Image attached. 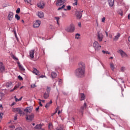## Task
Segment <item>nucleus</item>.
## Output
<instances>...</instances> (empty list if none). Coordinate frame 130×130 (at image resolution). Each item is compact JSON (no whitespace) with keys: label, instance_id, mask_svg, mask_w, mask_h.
<instances>
[{"label":"nucleus","instance_id":"40","mask_svg":"<svg viewBox=\"0 0 130 130\" xmlns=\"http://www.w3.org/2000/svg\"><path fill=\"white\" fill-rule=\"evenodd\" d=\"M118 13L119 15H120V16H122L123 12H122V11H121V10H119L118 11Z\"/></svg>","mask_w":130,"mask_h":130},{"label":"nucleus","instance_id":"51","mask_svg":"<svg viewBox=\"0 0 130 130\" xmlns=\"http://www.w3.org/2000/svg\"><path fill=\"white\" fill-rule=\"evenodd\" d=\"M10 128H15V125H11L9 126Z\"/></svg>","mask_w":130,"mask_h":130},{"label":"nucleus","instance_id":"31","mask_svg":"<svg viewBox=\"0 0 130 130\" xmlns=\"http://www.w3.org/2000/svg\"><path fill=\"white\" fill-rule=\"evenodd\" d=\"M51 90V88H50V87H47V89H46V92L47 93H50V90Z\"/></svg>","mask_w":130,"mask_h":130},{"label":"nucleus","instance_id":"29","mask_svg":"<svg viewBox=\"0 0 130 130\" xmlns=\"http://www.w3.org/2000/svg\"><path fill=\"white\" fill-rule=\"evenodd\" d=\"M19 88V85H15L13 89L10 90V92H14L16 89H18Z\"/></svg>","mask_w":130,"mask_h":130},{"label":"nucleus","instance_id":"63","mask_svg":"<svg viewBox=\"0 0 130 130\" xmlns=\"http://www.w3.org/2000/svg\"><path fill=\"white\" fill-rule=\"evenodd\" d=\"M66 7V5H63L62 6L61 8L62 9H64V8Z\"/></svg>","mask_w":130,"mask_h":130},{"label":"nucleus","instance_id":"44","mask_svg":"<svg viewBox=\"0 0 130 130\" xmlns=\"http://www.w3.org/2000/svg\"><path fill=\"white\" fill-rule=\"evenodd\" d=\"M36 87H37V86L35 84H33L31 85V88H35Z\"/></svg>","mask_w":130,"mask_h":130},{"label":"nucleus","instance_id":"19","mask_svg":"<svg viewBox=\"0 0 130 130\" xmlns=\"http://www.w3.org/2000/svg\"><path fill=\"white\" fill-rule=\"evenodd\" d=\"M108 2L110 7H113L114 0H108Z\"/></svg>","mask_w":130,"mask_h":130},{"label":"nucleus","instance_id":"42","mask_svg":"<svg viewBox=\"0 0 130 130\" xmlns=\"http://www.w3.org/2000/svg\"><path fill=\"white\" fill-rule=\"evenodd\" d=\"M18 80H19L20 81H23V77H22L21 76H18Z\"/></svg>","mask_w":130,"mask_h":130},{"label":"nucleus","instance_id":"47","mask_svg":"<svg viewBox=\"0 0 130 130\" xmlns=\"http://www.w3.org/2000/svg\"><path fill=\"white\" fill-rule=\"evenodd\" d=\"M102 22H103V23L105 22V17H103L102 18Z\"/></svg>","mask_w":130,"mask_h":130},{"label":"nucleus","instance_id":"21","mask_svg":"<svg viewBox=\"0 0 130 130\" xmlns=\"http://www.w3.org/2000/svg\"><path fill=\"white\" fill-rule=\"evenodd\" d=\"M38 16L39 17V18H44V13H43V12H40L38 13Z\"/></svg>","mask_w":130,"mask_h":130},{"label":"nucleus","instance_id":"2","mask_svg":"<svg viewBox=\"0 0 130 130\" xmlns=\"http://www.w3.org/2000/svg\"><path fill=\"white\" fill-rule=\"evenodd\" d=\"M93 46L95 51H99L101 49V46L99 45V43L97 41L93 43Z\"/></svg>","mask_w":130,"mask_h":130},{"label":"nucleus","instance_id":"1","mask_svg":"<svg viewBox=\"0 0 130 130\" xmlns=\"http://www.w3.org/2000/svg\"><path fill=\"white\" fill-rule=\"evenodd\" d=\"M86 71V65L83 62L78 63V68L75 70V75L77 78L82 79L85 77V72Z\"/></svg>","mask_w":130,"mask_h":130},{"label":"nucleus","instance_id":"34","mask_svg":"<svg viewBox=\"0 0 130 130\" xmlns=\"http://www.w3.org/2000/svg\"><path fill=\"white\" fill-rule=\"evenodd\" d=\"M5 96V93L3 92H0V100H2L3 99V97Z\"/></svg>","mask_w":130,"mask_h":130},{"label":"nucleus","instance_id":"52","mask_svg":"<svg viewBox=\"0 0 130 130\" xmlns=\"http://www.w3.org/2000/svg\"><path fill=\"white\" fill-rule=\"evenodd\" d=\"M61 79H59V85L61 84Z\"/></svg>","mask_w":130,"mask_h":130},{"label":"nucleus","instance_id":"13","mask_svg":"<svg viewBox=\"0 0 130 130\" xmlns=\"http://www.w3.org/2000/svg\"><path fill=\"white\" fill-rule=\"evenodd\" d=\"M6 87L8 88V89L13 88V83L11 81L7 82L6 84Z\"/></svg>","mask_w":130,"mask_h":130},{"label":"nucleus","instance_id":"41","mask_svg":"<svg viewBox=\"0 0 130 130\" xmlns=\"http://www.w3.org/2000/svg\"><path fill=\"white\" fill-rule=\"evenodd\" d=\"M55 20H56V21H57V24H58V25L59 24V23H58V21H59V17H55Z\"/></svg>","mask_w":130,"mask_h":130},{"label":"nucleus","instance_id":"7","mask_svg":"<svg viewBox=\"0 0 130 130\" xmlns=\"http://www.w3.org/2000/svg\"><path fill=\"white\" fill-rule=\"evenodd\" d=\"M26 120H29V121H32L34 119V114L32 113L30 115H26Z\"/></svg>","mask_w":130,"mask_h":130},{"label":"nucleus","instance_id":"33","mask_svg":"<svg viewBox=\"0 0 130 130\" xmlns=\"http://www.w3.org/2000/svg\"><path fill=\"white\" fill-rule=\"evenodd\" d=\"M11 57H12V58H13V59H15V60H18V58L16 57L14 55V54H11Z\"/></svg>","mask_w":130,"mask_h":130},{"label":"nucleus","instance_id":"23","mask_svg":"<svg viewBox=\"0 0 130 130\" xmlns=\"http://www.w3.org/2000/svg\"><path fill=\"white\" fill-rule=\"evenodd\" d=\"M44 99H47L49 97V93L45 92L43 95Z\"/></svg>","mask_w":130,"mask_h":130},{"label":"nucleus","instance_id":"8","mask_svg":"<svg viewBox=\"0 0 130 130\" xmlns=\"http://www.w3.org/2000/svg\"><path fill=\"white\" fill-rule=\"evenodd\" d=\"M41 25V21L37 20L33 24L34 28H38Z\"/></svg>","mask_w":130,"mask_h":130},{"label":"nucleus","instance_id":"58","mask_svg":"<svg viewBox=\"0 0 130 130\" xmlns=\"http://www.w3.org/2000/svg\"><path fill=\"white\" fill-rule=\"evenodd\" d=\"M62 7H59V8H58L57 11H60V10H62Z\"/></svg>","mask_w":130,"mask_h":130},{"label":"nucleus","instance_id":"30","mask_svg":"<svg viewBox=\"0 0 130 130\" xmlns=\"http://www.w3.org/2000/svg\"><path fill=\"white\" fill-rule=\"evenodd\" d=\"M19 88V85H15L13 89L10 90V92H14L16 89H18Z\"/></svg>","mask_w":130,"mask_h":130},{"label":"nucleus","instance_id":"4","mask_svg":"<svg viewBox=\"0 0 130 130\" xmlns=\"http://www.w3.org/2000/svg\"><path fill=\"white\" fill-rule=\"evenodd\" d=\"M82 13H83V10L81 11V10H77L76 12V16L79 20L82 19Z\"/></svg>","mask_w":130,"mask_h":130},{"label":"nucleus","instance_id":"35","mask_svg":"<svg viewBox=\"0 0 130 130\" xmlns=\"http://www.w3.org/2000/svg\"><path fill=\"white\" fill-rule=\"evenodd\" d=\"M3 8H6V7H10L9 3H5L3 5Z\"/></svg>","mask_w":130,"mask_h":130},{"label":"nucleus","instance_id":"54","mask_svg":"<svg viewBox=\"0 0 130 130\" xmlns=\"http://www.w3.org/2000/svg\"><path fill=\"white\" fill-rule=\"evenodd\" d=\"M13 32H14V35H16V34H17V32H16V29H14Z\"/></svg>","mask_w":130,"mask_h":130},{"label":"nucleus","instance_id":"32","mask_svg":"<svg viewBox=\"0 0 130 130\" xmlns=\"http://www.w3.org/2000/svg\"><path fill=\"white\" fill-rule=\"evenodd\" d=\"M67 9H64V11H71V9H72V7L71 6H67Z\"/></svg>","mask_w":130,"mask_h":130},{"label":"nucleus","instance_id":"46","mask_svg":"<svg viewBox=\"0 0 130 130\" xmlns=\"http://www.w3.org/2000/svg\"><path fill=\"white\" fill-rule=\"evenodd\" d=\"M14 98H15V101H16V102H19V99H17V96L15 95V96H14Z\"/></svg>","mask_w":130,"mask_h":130},{"label":"nucleus","instance_id":"38","mask_svg":"<svg viewBox=\"0 0 130 130\" xmlns=\"http://www.w3.org/2000/svg\"><path fill=\"white\" fill-rule=\"evenodd\" d=\"M15 19H17V21H19V20H20V16H19V15H15Z\"/></svg>","mask_w":130,"mask_h":130},{"label":"nucleus","instance_id":"53","mask_svg":"<svg viewBox=\"0 0 130 130\" xmlns=\"http://www.w3.org/2000/svg\"><path fill=\"white\" fill-rule=\"evenodd\" d=\"M62 17H63V18H66V14H62Z\"/></svg>","mask_w":130,"mask_h":130},{"label":"nucleus","instance_id":"57","mask_svg":"<svg viewBox=\"0 0 130 130\" xmlns=\"http://www.w3.org/2000/svg\"><path fill=\"white\" fill-rule=\"evenodd\" d=\"M15 104H16V103L13 102V103L11 105V106H14V105H15Z\"/></svg>","mask_w":130,"mask_h":130},{"label":"nucleus","instance_id":"17","mask_svg":"<svg viewBox=\"0 0 130 130\" xmlns=\"http://www.w3.org/2000/svg\"><path fill=\"white\" fill-rule=\"evenodd\" d=\"M118 52L119 53H120V55H121L122 57H123V56H125V52H124L122 50L120 49L118 51Z\"/></svg>","mask_w":130,"mask_h":130},{"label":"nucleus","instance_id":"56","mask_svg":"<svg viewBox=\"0 0 130 130\" xmlns=\"http://www.w3.org/2000/svg\"><path fill=\"white\" fill-rule=\"evenodd\" d=\"M17 63L18 65V67H20V66H21V63H20V62L18 61Z\"/></svg>","mask_w":130,"mask_h":130},{"label":"nucleus","instance_id":"49","mask_svg":"<svg viewBox=\"0 0 130 130\" xmlns=\"http://www.w3.org/2000/svg\"><path fill=\"white\" fill-rule=\"evenodd\" d=\"M15 36L17 41H19V39L18 38V37L17 36V34L15 35Z\"/></svg>","mask_w":130,"mask_h":130},{"label":"nucleus","instance_id":"64","mask_svg":"<svg viewBox=\"0 0 130 130\" xmlns=\"http://www.w3.org/2000/svg\"><path fill=\"white\" fill-rule=\"evenodd\" d=\"M128 20L130 19V14H129L128 15Z\"/></svg>","mask_w":130,"mask_h":130},{"label":"nucleus","instance_id":"20","mask_svg":"<svg viewBox=\"0 0 130 130\" xmlns=\"http://www.w3.org/2000/svg\"><path fill=\"white\" fill-rule=\"evenodd\" d=\"M119 37H120V34L117 33V35L113 39L114 41H117Z\"/></svg>","mask_w":130,"mask_h":130},{"label":"nucleus","instance_id":"27","mask_svg":"<svg viewBox=\"0 0 130 130\" xmlns=\"http://www.w3.org/2000/svg\"><path fill=\"white\" fill-rule=\"evenodd\" d=\"M42 125L41 124H37L35 127V128L36 129H40V128H41L42 127Z\"/></svg>","mask_w":130,"mask_h":130},{"label":"nucleus","instance_id":"6","mask_svg":"<svg viewBox=\"0 0 130 130\" xmlns=\"http://www.w3.org/2000/svg\"><path fill=\"white\" fill-rule=\"evenodd\" d=\"M86 108H87V103H84L83 106L80 108V110L79 111V112L81 113L82 116H83L84 114V109H86Z\"/></svg>","mask_w":130,"mask_h":130},{"label":"nucleus","instance_id":"45","mask_svg":"<svg viewBox=\"0 0 130 130\" xmlns=\"http://www.w3.org/2000/svg\"><path fill=\"white\" fill-rule=\"evenodd\" d=\"M32 0H24V2H26L28 4H30Z\"/></svg>","mask_w":130,"mask_h":130},{"label":"nucleus","instance_id":"12","mask_svg":"<svg viewBox=\"0 0 130 130\" xmlns=\"http://www.w3.org/2000/svg\"><path fill=\"white\" fill-rule=\"evenodd\" d=\"M97 36L99 41H100V42H101V41H102V40H103V35L102 34V33L98 32Z\"/></svg>","mask_w":130,"mask_h":130},{"label":"nucleus","instance_id":"9","mask_svg":"<svg viewBox=\"0 0 130 130\" xmlns=\"http://www.w3.org/2000/svg\"><path fill=\"white\" fill-rule=\"evenodd\" d=\"M13 111H16L17 112H18V113L20 114V115H22V114H24V112H23V110H22L20 108L13 109Z\"/></svg>","mask_w":130,"mask_h":130},{"label":"nucleus","instance_id":"36","mask_svg":"<svg viewBox=\"0 0 130 130\" xmlns=\"http://www.w3.org/2000/svg\"><path fill=\"white\" fill-rule=\"evenodd\" d=\"M19 68L20 71H22V72H24V71H25V69H24V68L22 66H19Z\"/></svg>","mask_w":130,"mask_h":130},{"label":"nucleus","instance_id":"62","mask_svg":"<svg viewBox=\"0 0 130 130\" xmlns=\"http://www.w3.org/2000/svg\"><path fill=\"white\" fill-rule=\"evenodd\" d=\"M103 53H104V54H105V53H106V51L103 50L102 51Z\"/></svg>","mask_w":130,"mask_h":130},{"label":"nucleus","instance_id":"15","mask_svg":"<svg viewBox=\"0 0 130 130\" xmlns=\"http://www.w3.org/2000/svg\"><path fill=\"white\" fill-rule=\"evenodd\" d=\"M14 17V13L12 12H9L8 18L9 21H12L13 18Z\"/></svg>","mask_w":130,"mask_h":130},{"label":"nucleus","instance_id":"28","mask_svg":"<svg viewBox=\"0 0 130 130\" xmlns=\"http://www.w3.org/2000/svg\"><path fill=\"white\" fill-rule=\"evenodd\" d=\"M48 128H49V129H52V128H53V125H52V123H49Z\"/></svg>","mask_w":130,"mask_h":130},{"label":"nucleus","instance_id":"26","mask_svg":"<svg viewBox=\"0 0 130 130\" xmlns=\"http://www.w3.org/2000/svg\"><path fill=\"white\" fill-rule=\"evenodd\" d=\"M52 104V101L51 100L49 103H47L45 105V107L46 108H48V107H49V106H50V104Z\"/></svg>","mask_w":130,"mask_h":130},{"label":"nucleus","instance_id":"48","mask_svg":"<svg viewBox=\"0 0 130 130\" xmlns=\"http://www.w3.org/2000/svg\"><path fill=\"white\" fill-rule=\"evenodd\" d=\"M3 115H4V113H0V118H3Z\"/></svg>","mask_w":130,"mask_h":130},{"label":"nucleus","instance_id":"37","mask_svg":"<svg viewBox=\"0 0 130 130\" xmlns=\"http://www.w3.org/2000/svg\"><path fill=\"white\" fill-rule=\"evenodd\" d=\"M20 12L21 9H20V8H17V10L16 11V14H20Z\"/></svg>","mask_w":130,"mask_h":130},{"label":"nucleus","instance_id":"43","mask_svg":"<svg viewBox=\"0 0 130 130\" xmlns=\"http://www.w3.org/2000/svg\"><path fill=\"white\" fill-rule=\"evenodd\" d=\"M77 36H81V35H80V34H76L75 38H76L77 39H79V38H80L78 37Z\"/></svg>","mask_w":130,"mask_h":130},{"label":"nucleus","instance_id":"39","mask_svg":"<svg viewBox=\"0 0 130 130\" xmlns=\"http://www.w3.org/2000/svg\"><path fill=\"white\" fill-rule=\"evenodd\" d=\"M120 71L122 72H124L125 71V67H121V69H120Z\"/></svg>","mask_w":130,"mask_h":130},{"label":"nucleus","instance_id":"55","mask_svg":"<svg viewBox=\"0 0 130 130\" xmlns=\"http://www.w3.org/2000/svg\"><path fill=\"white\" fill-rule=\"evenodd\" d=\"M39 101H42V102H43V103H44V102H45V100H41L40 99H39Z\"/></svg>","mask_w":130,"mask_h":130},{"label":"nucleus","instance_id":"11","mask_svg":"<svg viewBox=\"0 0 130 130\" xmlns=\"http://www.w3.org/2000/svg\"><path fill=\"white\" fill-rule=\"evenodd\" d=\"M32 110H33V107H29L26 108L24 109V111H25V112H26V113H31V112H32Z\"/></svg>","mask_w":130,"mask_h":130},{"label":"nucleus","instance_id":"59","mask_svg":"<svg viewBox=\"0 0 130 130\" xmlns=\"http://www.w3.org/2000/svg\"><path fill=\"white\" fill-rule=\"evenodd\" d=\"M45 77V76L44 75H41L39 77V78H44Z\"/></svg>","mask_w":130,"mask_h":130},{"label":"nucleus","instance_id":"60","mask_svg":"<svg viewBox=\"0 0 130 130\" xmlns=\"http://www.w3.org/2000/svg\"><path fill=\"white\" fill-rule=\"evenodd\" d=\"M39 105H40V106H41V107L43 106V105H42V104H41V102H39Z\"/></svg>","mask_w":130,"mask_h":130},{"label":"nucleus","instance_id":"5","mask_svg":"<svg viewBox=\"0 0 130 130\" xmlns=\"http://www.w3.org/2000/svg\"><path fill=\"white\" fill-rule=\"evenodd\" d=\"M66 3V0H57L56 2V6L57 7H60Z\"/></svg>","mask_w":130,"mask_h":130},{"label":"nucleus","instance_id":"25","mask_svg":"<svg viewBox=\"0 0 130 130\" xmlns=\"http://www.w3.org/2000/svg\"><path fill=\"white\" fill-rule=\"evenodd\" d=\"M110 66L111 70H112L113 72H114V69H115V68L114 67V64H113V63H110Z\"/></svg>","mask_w":130,"mask_h":130},{"label":"nucleus","instance_id":"18","mask_svg":"<svg viewBox=\"0 0 130 130\" xmlns=\"http://www.w3.org/2000/svg\"><path fill=\"white\" fill-rule=\"evenodd\" d=\"M32 73L33 74H35V75H36L37 76H39V74H40L39 71H38L36 68H34Z\"/></svg>","mask_w":130,"mask_h":130},{"label":"nucleus","instance_id":"10","mask_svg":"<svg viewBox=\"0 0 130 130\" xmlns=\"http://www.w3.org/2000/svg\"><path fill=\"white\" fill-rule=\"evenodd\" d=\"M37 6L40 9H44V7H45V2L41 1L39 4H37Z\"/></svg>","mask_w":130,"mask_h":130},{"label":"nucleus","instance_id":"50","mask_svg":"<svg viewBox=\"0 0 130 130\" xmlns=\"http://www.w3.org/2000/svg\"><path fill=\"white\" fill-rule=\"evenodd\" d=\"M73 6H78V2H76L73 4Z\"/></svg>","mask_w":130,"mask_h":130},{"label":"nucleus","instance_id":"16","mask_svg":"<svg viewBox=\"0 0 130 130\" xmlns=\"http://www.w3.org/2000/svg\"><path fill=\"white\" fill-rule=\"evenodd\" d=\"M34 52H35V49L31 50L29 51V56L31 58H34Z\"/></svg>","mask_w":130,"mask_h":130},{"label":"nucleus","instance_id":"14","mask_svg":"<svg viewBox=\"0 0 130 130\" xmlns=\"http://www.w3.org/2000/svg\"><path fill=\"white\" fill-rule=\"evenodd\" d=\"M6 71V69L5 68V66H4V64H3V62H0V73H4Z\"/></svg>","mask_w":130,"mask_h":130},{"label":"nucleus","instance_id":"3","mask_svg":"<svg viewBox=\"0 0 130 130\" xmlns=\"http://www.w3.org/2000/svg\"><path fill=\"white\" fill-rule=\"evenodd\" d=\"M66 31L67 32H70V33H73L75 31V26L73 24H71L70 26L66 28Z\"/></svg>","mask_w":130,"mask_h":130},{"label":"nucleus","instance_id":"22","mask_svg":"<svg viewBox=\"0 0 130 130\" xmlns=\"http://www.w3.org/2000/svg\"><path fill=\"white\" fill-rule=\"evenodd\" d=\"M86 98V96H85V94L84 93H80V100L81 101H83V100H85Z\"/></svg>","mask_w":130,"mask_h":130},{"label":"nucleus","instance_id":"24","mask_svg":"<svg viewBox=\"0 0 130 130\" xmlns=\"http://www.w3.org/2000/svg\"><path fill=\"white\" fill-rule=\"evenodd\" d=\"M51 75L53 79H55V78H56V76H57L56 73L55 72H52Z\"/></svg>","mask_w":130,"mask_h":130},{"label":"nucleus","instance_id":"61","mask_svg":"<svg viewBox=\"0 0 130 130\" xmlns=\"http://www.w3.org/2000/svg\"><path fill=\"white\" fill-rule=\"evenodd\" d=\"M36 111H38L39 110V106L36 109Z\"/></svg>","mask_w":130,"mask_h":130}]
</instances>
